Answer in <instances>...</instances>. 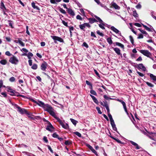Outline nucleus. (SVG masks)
<instances>
[{"mask_svg": "<svg viewBox=\"0 0 156 156\" xmlns=\"http://www.w3.org/2000/svg\"><path fill=\"white\" fill-rule=\"evenodd\" d=\"M62 0H50V2L52 4H56L61 1Z\"/></svg>", "mask_w": 156, "mask_h": 156, "instance_id": "6ab92c4d", "label": "nucleus"}, {"mask_svg": "<svg viewBox=\"0 0 156 156\" xmlns=\"http://www.w3.org/2000/svg\"><path fill=\"white\" fill-rule=\"evenodd\" d=\"M53 128L52 125L50 122H48V125L47 126L46 129L49 131H51V129Z\"/></svg>", "mask_w": 156, "mask_h": 156, "instance_id": "0eeeda50", "label": "nucleus"}, {"mask_svg": "<svg viewBox=\"0 0 156 156\" xmlns=\"http://www.w3.org/2000/svg\"><path fill=\"white\" fill-rule=\"evenodd\" d=\"M44 140L46 143L48 142V140L47 139V138L46 136H44L43 138Z\"/></svg>", "mask_w": 156, "mask_h": 156, "instance_id": "69168bd1", "label": "nucleus"}, {"mask_svg": "<svg viewBox=\"0 0 156 156\" xmlns=\"http://www.w3.org/2000/svg\"><path fill=\"white\" fill-rule=\"evenodd\" d=\"M51 37L54 41H57L61 42H63V40L61 37L55 36H51Z\"/></svg>", "mask_w": 156, "mask_h": 156, "instance_id": "39448f33", "label": "nucleus"}, {"mask_svg": "<svg viewBox=\"0 0 156 156\" xmlns=\"http://www.w3.org/2000/svg\"><path fill=\"white\" fill-rule=\"evenodd\" d=\"M70 120L72 123L75 125H76L77 122V121L73 119H70Z\"/></svg>", "mask_w": 156, "mask_h": 156, "instance_id": "c85d7f7f", "label": "nucleus"}, {"mask_svg": "<svg viewBox=\"0 0 156 156\" xmlns=\"http://www.w3.org/2000/svg\"><path fill=\"white\" fill-rule=\"evenodd\" d=\"M7 63V61L5 59H3L0 61V63L3 65L6 64Z\"/></svg>", "mask_w": 156, "mask_h": 156, "instance_id": "a878e982", "label": "nucleus"}, {"mask_svg": "<svg viewBox=\"0 0 156 156\" xmlns=\"http://www.w3.org/2000/svg\"><path fill=\"white\" fill-rule=\"evenodd\" d=\"M21 50V51H22L26 53L28 52V50L27 49L25 48H22Z\"/></svg>", "mask_w": 156, "mask_h": 156, "instance_id": "13d9d810", "label": "nucleus"}, {"mask_svg": "<svg viewBox=\"0 0 156 156\" xmlns=\"http://www.w3.org/2000/svg\"><path fill=\"white\" fill-rule=\"evenodd\" d=\"M108 117L109 118L110 121L113 119V118H112V115L109 113H109H108Z\"/></svg>", "mask_w": 156, "mask_h": 156, "instance_id": "de8ad7c7", "label": "nucleus"}, {"mask_svg": "<svg viewBox=\"0 0 156 156\" xmlns=\"http://www.w3.org/2000/svg\"><path fill=\"white\" fill-rule=\"evenodd\" d=\"M48 149L50 150L51 152L52 153H53V151L51 148V147L49 145L47 146Z\"/></svg>", "mask_w": 156, "mask_h": 156, "instance_id": "864d4df0", "label": "nucleus"}, {"mask_svg": "<svg viewBox=\"0 0 156 156\" xmlns=\"http://www.w3.org/2000/svg\"><path fill=\"white\" fill-rule=\"evenodd\" d=\"M134 25L139 27H141V25L138 23H135Z\"/></svg>", "mask_w": 156, "mask_h": 156, "instance_id": "3c124183", "label": "nucleus"}, {"mask_svg": "<svg viewBox=\"0 0 156 156\" xmlns=\"http://www.w3.org/2000/svg\"><path fill=\"white\" fill-rule=\"evenodd\" d=\"M1 8L2 9H5V6L4 5L3 3L2 2H1Z\"/></svg>", "mask_w": 156, "mask_h": 156, "instance_id": "a19ab883", "label": "nucleus"}, {"mask_svg": "<svg viewBox=\"0 0 156 156\" xmlns=\"http://www.w3.org/2000/svg\"><path fill=\"white\" fill-rule=\"evenodd\" d=\"M150 76L151 79L154 81H156V76L150 73Z\"/></svg>", "mask_w": 156, "mask_h": 156, "instance_id": "aec40b11", "label": "nucleus"}, {"mask_svg": "<svg viewBox=\"0 0 156 156\" xmlns=\"http://www.w3.org/2000/svg\"><path fill=\"white\" fill-rule=\"evenodd\" d=\"M133 15L136 18H137L138 17V15L136 12V10H134L133 12Z\"/></svg>", "mask_w": 156, "mask_h": 156, "instance_id": "b1692460", "label": "nucleus"}, {"mask_svg": "<svg viewBox=\"0 0 156 156\" xmlns=\"http://www.w3.org/2000/svg\"><path fill=\"white\" fill-rule=\"evenodd\" d=\"M31 5L32 7L34 9L37 10H39V8L37 6H36L35 3L34 2H33L31 3Z\"/></svg>", "mask_w": 156, "mask_h": 156, "instance_id": "f3484780", "label": "nucleus"}, {"mask_svg": "<svg viewBox=\"0 0 156 156\" xmlns=\"http://www.w3.org/2000/svg\"><path fill=\"white\" fill-rule=\"evenodd\" d=\"M18 111L21 114H23L27 112V111L24 108H22L20 107V108H19L18 109Z\"/></svg>", "mask_w": 156, "mask_h": 156, "instance_id": "1a4fd4ad", "label": "nucleus"}, {"mask_svg": "<svg viewBox=\"0 0 156 156\" xmlns=\"http://www.w3.org/2000/svg\"><path fill=\"white\" fill-rule=\"evenodd\" d=\"M97 34H99V35H100L101 36L103 37L104 36L103 34V33H102L100 32L99 31H97Z\"/></svg>", "mask_w": 156, "mask_h": 156, "instance_id": "603ef678", "label": "nucleus"}, {"mask_svg": "<svg viewBox=\"0 0 156 156\" xmlns=\"http://www.w3.org/2000/svg\"><path fill=\"white\" fill-rule=\"evenodd\" d=\"M138 30H139L143 34H147V33L146 31H145L144 30H142L140 29H138Z\"/></svg>", "mask_w": 156, "mask_h": 156, "instance_id": "72a5a7b5", "label": "nucleus"}, {"mask_svg": "<svg viewBox=\"0 0 156 156\" xmlns=\"http://www.w3.org/2000/svg\"><path fill=\"white\" fill-rule=\"evenodd\" d=\"M129 38L130 39V40L131 41V43L132 44H134V40L133 37L131 36H129Z\"/></svg>", "mask_w": 156, "mask_h": 156, "instance_id": "473e14b6", "label": "nucleus"}, {"mask_svg": "<svg viewBox=\"0 0 156 156\" xmlns=\"http://www.w3.org/2000/svg\"><path fill=\"white\" fill-rule=\"evenodd\" d=\"M68 13L71 16H74L75 13L71 9L68 8L67 10Z\"/></svg>", "mask_w": 156, "mask_h": 156, "instance_id": "9d476101", "label": "nucleus"}, {"mask_svg": "<svg viewBox=\"0 0 156 156\" xmlns=\"http://www.w3.org/2000/svg\"><path fill=\"white\" fill-rule=\"evenodd\" d=\"M90 95L91 96V98H92L96 104H98V100L96 99V98L94 96L91 94H90Z\"/></svg>", "mask_w": 156, "mask_h": 156, "instance_id": "ddd939ff", "label": "nucleus"}, {"mask_svg": "<svg viewBox=\"0 0 156 156\" xmlns=\"http://www.w3.org/2000/svg\"><path fill=\"white\" fill-rule=\"evenodd\" d=\"M94 71L95 73L99 77H100V76L99 75V74L97 72V70L95 69H94Z\"/></svg>", "mask_w": 156, "mask_h": 156, "instance_id": "4d7b16f0", "label": "nucleus"}, {"mask_svg": "<svg viewBox=\"0 0 156 156\" xmlns=\"http://www.w3.org/2000/svg\"><path fill=\"white\" fill-rule=\"evenodd\" d=\"M9 62L13 64H17L19 62L18 59L15 56L10 58Z\"/></svg>", "mask_w": 156, "mask_h": 156, "instance_id": "20e7f679", "label": "nucleus"}, {"mask_svg": "<svg viewBox=\"0 0 156 156\" xmlns=\"http://www.w3.org/2000/svg\"><path fill=\"white\" fill-rule=\"evenodd\" d=\"M76 18L77 19L81 20H82V17L79 15H78L76 17Z\"/></svg>", "mask_w": 156, "mask_h": 156, "instance_id": "e2e57ef3", "label": "nucleus"}, {"mask_svg": "<svg viewBox=\"0 0 156 156\" xmlns=\"http://www.w3.org/2000/svg\"><path fill=\"white\" fill-rule=\"evenodd\" d=\"M115 44L116 45L122 48H124V45L120 43L116 42L115 43Z\"/></svg>", "mask_w": 156, "mask_h": 156, "instance_id": "393cba45", "label": "nucleus"}, {"mask_svg": "<svg viewBox=\"0 0 156 156\" xmlns=\"http://www.w3.org/2000/svg\"><path fill=\"white\" fill-rule=\"evenodd\" d=\"M15 80V78L14 77H12L9 79V80L11 82H14Z\"/></svg>", "mask_w": 156, "mask_h": 156, "instance_id": "79ce46f5", "label": "nucleus"}, {"mask_svg": "<svg viewBox=\"0 0 156 156\" xmlns=\"http://www.w3.org/2000/svg\"><path fill=\"white\" fill-rule=\"evenodd\" d=\"M7 91L9 92H10L12 94H11V95H14V91H13V90H7Z\"/></svg>", "mask_w": 156, "mask_h": 156, "instance_id": "bf43d9fd", "label": "nucleus"}, {"mask_svg": "<svg viewBox=\"0 0 156 156\" xmlns=\"http://www.w3.org/2000/svg\"><path fill=\"white\" fill-rule=\"evenodd\" d=\"M142 25L143 26V27L147 31H151V29L149 28L148 27H147L146 26V25H145L144 24H142Z\"/></svg>", "mask_w": 156, "mask_h": 156, "instance_id": "7c9ffc66", "label": "nucleus"}, {"mask_svg": "<svg viewBox=\"0 0 156 156\" xmlns=\"http://www.w3.org/2000/svg\"><path fill=\"white\" fill-rule=\"evenodd\" d=\"M74 133L79 137H80L81 136V134L78 132H74Z\"/></svg>", "mask_w": 156, "mask_h": 156, "instance_id": "58836bf2", "label": "nucleus"}, {"mask_svg": "<svg viewBox=\"0 0 156 156\" xmlns=\"http://www.w3.org/2000/svg\"><path fill=\"white\" fill-rule=\"evenodd\" d=\"M112 6L116 9H119L120 8V7L115 3H112Z\"/></svg>", "mask_w": 156, "mask_h": 156, "instance_id": "a211bd4d", "label": "nucleus"}, {"mask_svg": "<svg viewBox=\"0 0 156 156\" xmlns=\"http://www.w3.org/2000/svg\"><path fill=\"white\" fill-rule=\"evenodd\" d=\"M143 38V35L142 34H140L139 35L138 37H137V38L141 39Z\"/></svg>", "mask_w": 156, "mask_h": 156, "instance_id": "09e8293b", "label": "nucleus"}, {"mask_svg": "<svg viewBox=\"0 0 156 156\" xmlns=\"http://www.w3.org/2000/svg\"><path fill=\"white\" fill-rule=\"evenodd\" d=\"M107 40L108 43L110 44H112L113 42L111 37H109L107 38Z\"/></svg>", "mask_w": 156, "mask_h": 156, "instance_id": "cd10ccee", "label": "nucleus"}, {"mask_svg": "<svg viewBox=\"0 0 156 156\" xmlns=\"http://www.w3.org/2000/svg\"><path fill=\"white\" fill-rule=\"evenodd\" d=\"M71 144V143L68 140H66L65 141V144L66 145H69L70 144Z\"/></svg>", "mask_w": 156, "mask_h": 156, "instance_id": "6e6d98bb", "label": "nucleus"}, {"mask_svg": "<svg viewBox=\"0 0 156 156\" xmlns=\"http://www.w3.org/2000/svg\"><path fill=\"white\" fill-rule=\"evenodd\" d=\"M79 27L81 29L83 30L85 27V26L84 25V24H83L80 25H79Z\"/></svg>", "mask_w": 156, "mask_h": 156, "instance_id": "c9c22d12", "label": "nucleus"}, {"mask_svg": "<svg viewBox=\"0 0 156 156\" xmlns=\"http://www.w3.org/2000/svg\"><path fill=\"white\" fill-rule=\"evenodd\" d=\"M142 60V57L141 56L139 57L136 60L137 61H141Z\"/></svg>", "mask_w": 156, "mask_h": 156, "instance_id": "774afa93", "label": "nucleus"}, {"mask_svg": "<svg viewBox=\"0 0 156 156\" xmlns=\"http://www.w3.org/2000/svg\"><path fill=\"white\" fill-rule=\"evenodd\" d=\"M89 21L90 23H92L95 22H97V20L94 18H90L89 19Z\"/></svg>", "mask_w": 156, "mask_h": 156, "instance_id": "412c9836", "label": "nucleus"}, {"mask_svg": "<svg viewBox=\"0 0 156 156\" xmlns=\"http://www.w3.org/2000/svg\"><path fill=\"white\" fill-rule=\"evenodd\" d=\"M37 104L43 108L44 110L48 112L51 115H54L55 112L51 106L48 104H45L43 102L40 101L37 102Z\"/></svg>", "mask_w": 156, "mask_h": 156, "instance_id": "f257e3e1", "label": "nucleus"}, {"mask_svg": "<svg viewBox=\"0 0 156 156\" xmlns=\"http://www.w3.org/2000/svg\"><path fill=\"white\" fill-rule=\"evenodd\" d=\"M23 55H27V54H23ZM33 55V54L30 52H29L28 54L27 55V56L29 59H30L31 58V57H32Z\"/></svg>", "mask_w": 156, "mask_h": 156, "instance_id": "dca6fc26", "label": "nucleus"}, {"mask_svg": "<svg viewBox=\"0 0 156 156\" xmlns=\"http://www.w3.org/2000/svg\"><path fill=\"white\" fill-rule=\"evenodd\" d=\"M110 121L111 124L112 126L115 125V122H114L113 119L110 120Z\"/></svg>", "mask_w": 156, "mask_h": 156, "instance_id": "5fc2aeb1", "label": "nucleus"}, {"mask_svg": "<svg viewBox=\"0 0 156 156\" xmlns=\"http://www.w3.org/2000/svg\"><path fill=\"white\" fill-rule=\"evenodd\" d=\"M104 107H105L107 110L108 113L109 112V108L108 106L106 103H104Z\"/></svg>", "mask_w": 156, "mask_h": 156, "instance_id": "5701e85b", "label": "nucleus"}, {"mask_svg": "<svg viewBox=\"0 0 156 156\" xmlns=\"http://www.w3.org/2000/svg\"><path fill=\"white\" fill-rule=\"evenodd\" d=\"M62 23L66 26L67 27H68V24H67V23L65 21H64V20H62Z\"/></svg>", "mask_w": 156, "mask_h": 156, "instance_id": "8fccbe9b", "label": "nucleus"}, {"mask_svg": "<svg viewBox=\"0 0 156 156\" xmlns=\"http://www.w3.org/2000/svg\"><path fill=\"white\" fill-rule=\"evenodd\" d=\"M139 51L144 55L147 57L151 58L152 55L151 53L147 50H139Z\"/></svg>", "mask_w": 156, "mask_h": 156, "instance_id": "7ed1b4c3", "label": "nucleus"}, {"mask_svg": "<svg viewBox=\"0 0 156 156\" xmlns=\"http://www.w3.org/2000/svg\"><path fill=\"white\" fill-rule=\"evenodd\" d=\"M113 49L114 51L118 55H120L121 52L120 51V49L117 48H113Z\"/></svg>", "mask_w": 156, "mask_h": 156, "instance_id": "4468645a", "label": "nucleus"}, {"mask_svg": "<svg viewBox=\"0 0 156 156\" xmlns=\"http://www.w3.org/2000/svg\"><path fill=\"white\" fill-rule=\"evenodd\" d=\"M130 143L132 145L136 147V149H140V147L136 143L132 141H130Z\"/></svg>", "mask_w": 156, "mask_h": 156, "instance_id": "f8f14e48", "label": "nucleus"}, {"mask_svg": "<svg viewBox=\"0 0 156 156\" xmlns=\"http://www.w3.org/2000/svg\"><path fill=\"white\" fill-rule=\"evenodd\" d=\"M37 68V64H34L31 67V68L34 69H36Z\"/></svg>", "mask_w": 156, "mask_h": 156, "instance_id": "f704fd0d", "label": "nucleus"}, {"mask_svg": "<svg viewBox=\"0 0 156 156\" xmlns=\"http://www.w3.org/2000/svg\"><path fill=\"white\" fill-rule=\"evenodd\" d=\"M111 29L116 33H118L119 31L113 26L111 27Z\"/></svg>", "mask_w": 156, "mask_h": 156, "instance_id": "2eb2a0df", "label": "nucleus"}, {"mask_svg": "<svg viewBox=\"0 0 156 156\" xmlns=\"http://www.w3.org/2000/svg\"><path fill=\"white\" fill-rule=\"evenodd\" d=\"M90 93L91 94L94 95H96L97 94L95 92V91L93 90H91L90 91Z\"/></svg>", "mask_w": 156, "mask_h": 156, "instance_id": "37998d69", "label": "nucleus"}, {"mask_svg": "<svg viewBox=\"0 0 156 156\" xmlns=\"http://www.w3.org/2000/svg\"><path fill=\"white\" fill-rule=\"evenodd\" d=\"M86 83L87 85L90 86L91 87H92L91 84L88 81L86 80Z\"/></svg>", "mask_w": 156, "mask_h": 156, "instance_id": "0e129e2a", "label": "nucleus"}, {"mask_svg": "<svg viewBox=\"0 0 156 156\" xmlns=\"http://www.w3.org/2000/svg\"><path fill=\"white\" fill-rule=\"evenodd\" d=\"M91 150L94 154H95L96 155H97V156H98V154L97 152L95 150H94V149L93 148V149H92V150Z\"/></svg>", "mask_w": 156, "mask_h": 156, "instance_id": "49530a36", "label": "nucleus"}, {"mask_svg": "<svg viewBox=\"0 0 156 156\" xmlns=\"http://www.w3.org/2000/svg\"><path fill=\"white\" fill-rule=\"evenodd\" d=\"M59 11L62 13L65 14L66 13L65 11L61 8H60L59 9Z\"/></svg>", "mask_w": 156, "mask_h": 156, "instance_id": "4c0bfd02", "label": "nucleus"}, {"mask_svg": "<svg viewBox=\"0 0 156 156\" xmlns=\"http://www.w3.org/2000/svg\"><path fill=\"white\" fill-rule=\"evenodd\" d=\"M47 64L45 62H44L41 65V69L43 71H45L47 67Z\"/></svg>", "mask_w": 156, "mask_h": 156, "instance_id": "423d86ee", "label": "nucleus"}, {"mask_svg": "<svg viewBox=\"0 0 156 156\" xmlns=\"http://www.w3.org/2000/svg\"><path fill=\"white\" fill-rule=\"evenodd\" d=\"M52 116L57 120L59 122L60 124L62 126V127L66 129H68L69 125L68 124L63 122L57 116L55 112H54V115H52Z\"/></svg>", "mask_w": 156, "mask_h": 156, "instance_id": "f03ea898", "label": "nucleus"}, {"mask_svg": "<svg viewBox=\"0 0 156 156\" xmlns=\"http://www.w3.org/2000/svg\"><path fill=\"white\" fill-rule=\"evenodd\" d=\"M137 73L139 74V75L140 76H141V77H142L143 76H144V74H143V73L139 72H138V71H137Z\"/></svg>", "mask_w": 156, "mask_h": 156, "instance_id": "680f3d73", "label": "nucleus"}, {"mask_svg": "<svg viewBox=\"0 0 156 156\" xmlns=\"http://www.w3.org/2000/svg\"><path fill=\"white\" fill-rule=\"evenodd\" d=\"M101 24H99V27L101 28V29H105V27H104V26L105 25V24L103 23V22L102 23H101Z\"/></svg>", "mask_w": 156, "mask_h": 156, "instance_id": "2f4dec72", "label": "nucleus"}, {"mask_svg": "<svg viewBox=\"0 0 156 156\" xmlns=\"http://www.w3.org/2000/svg\"><path fill=\"white\" fill-rule=\"evenodd\" d=\"M52 136L54 138H58V134H57L56 133H55L52 134Z\"/></svg>", "mask_w": 156, "mask_h": 156, "instance_id": "c03bdc74", "label": "nucleus"}, {"mask_svg": "<svg viewBox=\"0 0 156 156\" xmlns=\"http://www.w3.org/2000/svg\"><path fill=\"white\" fill-rule=\"evenodd\" d=\"M5 54L9 56H10L11 55V54L10 53V52L9 51H7L5 53Z\"/></svg>", "mask_w": 156, "mask_h": 156, "instance_id": "052dcab7", "label": "nucleus"}, {"mask_svg": "<svg viewBox=\"0 0 156 156\" xmlns=\"http://www.w3.org/2000/svg\"><path fill=\"white\" fill-rule=\"evenodd\" d=\"M141 7V6L140 4H139L137 5L136 6V8L138 9H140Z\"/></svg>", "mask_w": 156, "mask_h": 156, "instance_id": "338daca9", "label": "nucleus"}, {"mask_svg": "<svg viewBox=\"0 0 156 156\" xmlns=\"http://www.w3.org/2000/svg\"><path fill=\"white\" fill-rule=\"evenodd\" d=\"M118 101L120 102L122 104L125 111L126 112H127V109L126 106V104L125 102L121 100H118Z\"/></svg>", "mask_w": 156, "mask_h": 156, "instance_id": "6e6552de", "label": "nucleus"}, {"mask_svg": "<svg viewBox=\"0 0 156 156\" xmlns=\"http://www.w3.org/2000/svg\"><path fill=\"white\" fill-rule=\"evenodd\" d=\"M19 43L22 46H24L25 45L21 41V39L20 38H18Z\"/></svg>", "mask_w": 156, "mask_h": 156, "instance_id": "bb28decb", "label": "nucleus"}, {"mask_svg": "<svg viewBox=\"0 0 156 156\" xmlns=\"http://www.w3.org/2000/svg\"><path fill=\"white\" fill-rule=\"evenodd\" d=\"M142 133L144 134V135H146L147 136H148V137L149 138H150V139H151L153 140H154V141H155L156 140L155 139H154V138H153L152 136H150V135H148L147 134V133L146 132H145V131H142Z\"/></svg>", "mask_w": 156, "mask_h": 156, "instance_id": "4be33fe9", "label": "nucleus"}, {"mask_svg": "<svg viewBox=\"0 0 156 156\" xmlns=\"http://www.w3.org/2000/svg\"><path fill=\"white\" fill-rule=\"evenodd\" d=\"M148 133L150 135H152V137H156V133L152 132H149Z\"/></svg>", "mask_w": 156, "mask_h": 156, "instance_id": "a18cd8bd", "label": "nucleus"}, {"mask_svg": "<svg viewBox=\"0 0 156 156\" xmlns=\"http://www.w3.org/2000/svg\"><path fill=\"white\" fill-rule=\"evenodd\" d=\"M94 17H95L99 21V22L100 23H103V21L102 20L100 19V18H99V17L97 16H94Z\"/></svg>", "mask_w": 156, "mask_h": 156, "instance_id": "c756f323", "label": "nucleus"}, {"mask_svg": "<svg viewBox=\"0 0 156 156\" xmlns=\"http://www.w3.org/2000/svg\"><path fill=\"white\" fill-rule=\"evenodd\" d=\"M138 68L142 69L144 71H145L146 70V68L142 64H139L138 65Z\"/></svg>", "mask_w": 156, "mask_h": 156, "instance_id": "9b49d317", "label": "nucleus"}, {"mask_svg": "<svg viewBox=\"0 0 156 156\" xmlns=\"http://www.w3.org/2000/svg\"><path fill=\"white\" fill-rule=\"evenodd\" d=\"M145 83L148 85V86L150 87H152L154 86V85L151 83H150L148 82H145Z\"/></svg>", "mask_w": 156, "mask_h": 156, "instance_id": "e433bc0d", "label": "nucleus"}, {"mask_svg": "<svg viewBox=\"0 0 156 156\" xmlns=\"http://www.w3.org/2000/svg\"><path fill=\"white\" fill-rule=\"evenodd\" d=\"M96 109L97 110L98 113H99L100 114H102V113L100 109V108L99 107H96Z\"/></svg>", "mask_w": 156, "mask_h": 156, "instance_id": "ea45409f", "label": "nucleus"}]
</instances>
